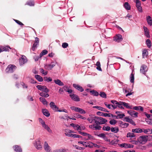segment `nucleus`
<instances>
[{
  "mask_svg": "<svg viewBox=\"0 0 152 152\" xmlns=\"http://www.w3.org/2000/svg\"><path fill=\"white\" fill-rule=\"evenodd\" d=\"M94 120L95 124L100 125L104 124L107 121L106 119L97 116H95L94 118Z\"/></svg>",
  "mask_w": 152,
  "mask_h": 152,
  "instance_id": "nucleus-1",
  "label": "nucleus"
},
{
  "mask_svg": "<svg viewBox=\"0 0 152 152\" xmlns=\"http://www.w3.org/2000/svg\"><path fill=\"white\" fill-rule=\"evenodd\" d=\"M16 67L14 65H9L6 69V72L8 73L13 72L16 69Z\"/></svg>",
  "mask_w": 152,
  "mask_h": 152,
  "instance_id": "nucleus-2",
  "label": "nucleus"
},
{
  "mask_svg": "<svg viewBox=\"0 0 152 152\" xmlns=\"http://www.w3.org/2000/svg\"><path fill=\"white\" fill-rule=\"evenodd\" d=\"M56 62L53 61L50 64H46L45 65V68L48 70H51L56 65Z\"/></svg>",
  "mask_w": 152,
  "mask_h": 152,
  "instance_id": "nucleus-3",
  "label": "nucleus"
},
{
  "mask_svg": "<svg viewBox=\"0 0 152 152\" xmlns=\"http://www.w3.org/2000/svg\"><path fill=\"white\" fill-rule=\"evenodd\" d=\"M27 59L26 56L21 55V57L19 59V63L20 66H22L27 62Z\"/></svg>",
  "mask_w": 152,
  "mask_h": 152,
  "instance_id": "nucleus-4",
  "label": "nucleus"
},
{
  "mask_svg": "<svg viewBox=\"0 0 152 152\" xmlns=\"http://www.w3.org/2000/svg\"><path fill=\"white\" fill-rule=\"evenodd\" d=\"M38 89L45 93H48L49 91V90L45 86L38 85L36 86Z\"/></svg>",
  "mask_w": 152,
  "mask_h": 152,
  "instance_id": "nucleus-5",
  "label": "nucleus"
},
{
  "mask_svg": "<svg viewBox=\"0 0 152 152\" xmlns=\"http://www.w3.org/2000/svg\"><path fill=\"white\" fill-rule=\"evenodd\" d=\"M148 136H142L138 138L137 140L140 143H145L148 140Z\"/></svg>",
  "mask_w": 152,
  "mask_h": 152,
  "instance_id": "nucleus-6",
  "label": "nucleus"
},
{
  "mask_svg": "<svg viewBox=\"0 0 152 152\" xmlns=\"http://www.w3.org/2000/svg\"><path fill=\"white\" fill-rule=\"evenodd\" d=\"M148 70V69L146 65L142 64L140 67V72L144 75H146V73Z\"/></svg>",
  "mask_w": 152,
  "mask_h": 152,
  "instance_id": "nucleus-7",
  "label": "nucleus"
},
{
  "mask_svg": "<svg viewBox=\"0 0 152 152\" xmlns=\"http://www.w3.org/2000/svg\"><path fill=\"white\" fill-rule=\"evenodd\" d=\"M34 144V146L37 150H41L42 149V147L40 140H38L35 141Z\"/></svg>",
  "mask_w": 152,
  "mask_h": 152,
  "instance_id": "nucleus-8",
  "label": "nucleus"
},
{
  "mask_svg": "<svg viewBox=\"0 0 152 152\" xmlns=\"http://www.w3.org/2000/svg\"><path fill=\"white\" fill-rule=\"evenodd\" d=\"M78 143L86 147H89L90 148H92V145H90V142L79 141L78 142Z\"/></svg>",
  "mask_w": 152,
  "mask_h": 152,
  "instance_id": "nucleus-9",
  "label": "nucleus"
},
{
  "mask_svg": "<svg viewBox=\"0 0 152 152\" xmlns=\"http://www.w3.org/2000/svg\"><path fill=\"white\" fill-rule=\"evenodd\" d=\"M122 40V36L120 34H116L113 38V40L114 41L118 42L121 41Z\"/></svg>",
  "mask_w": 152,
  "mask_h": 152,
  "instance_id": "nucleus-10",
  "label": "nucleus"
},
{
  "mask_svg": "<svg viewBox=\"0 0 152 152\" xmlns=\"http://www.w3.org/2000/svg\"><path fill=\"white\" fill-rule=\"evenodd\" d=\"M39 39L37 37L35 38L34 42L33 45L32 50L33 51L35 50L37 48V46L39 45Z\"/></svg>",
  "mask_w": 152,
  "mask_h": 152,
  "instance_id": "nucleus-11",
  "label": "nucleus"
},
{
  "mask_svg": "<svg viewBox=\"0 0 152 152\" xmlns=\"http://www.w3.org/2000/svg\"><path fill=\"white\" fill-rule=\"evenodd\" d=\"M118 145L121 148H133L134 147V146L132 145L126 143H123L121 144H119Z\"/></svg>",
  "mask_w": 152,
  "mask_h": 152,
  "instance_id": "nucleus-12",
  "label": "nucleus"
},
{
  "mask_svg": "<svg viewBox=\"0 0 152 152\" xmlns=\"http://www.w3.org/2000/svg\"><path fill=\"white\" fill-rule=\"evenodd\" d=\"M73 86L75 89L81 92H82L84 91V90L83 88L79 85L74 83L73 84Z\"/></svg>",
  "mask_w": 152,
  "mask_h": 152,
  "instance_id": "nucleus-13",
  "label": "nucleus"
},
{
  "mask_svg": "<svg viewBox=\"0 0 152 152\" xmlns=\"http://www.w3.org/2000/svg\"><path fill=\"white\" fill-rule=\"evenodd\" d=\"M71 99L74 101L78 102L80 101V98L76 94H73L69 95Z\"/></svg>",
  "mask_w": 152,
  "mask_h": 152,
  "instance_id": "nucleus-14",
  "label": "nucleus"
},
{
  "mask_svg": "<svg viewBox=\"0 0 152 152\" xmlns=\"http://www.w3.org/2000/svg\"><path fill=\"white\" fill-rule=\"evenodd\" d=\"M9 49H11V48L8 46H0V53L4 51H9Z\"/></svg>",
  "mask_w": 152,
  "mask_h": 152,
  "instance_id": "nucleus-15",
  "label": "nucleus"
},
{
  "mask_svg": "<svg viewBox=\"0 0 152 152\" xmlns=\"http://www.w3.org/2000/svg\"><path fill=\"white\" fill-rule=\"evenodd\" d=\"M50 108L54 111L56 112L57 109H58V107L55 105V104L53 102H51L50 103Z\"/></svg>",
  "mask_w": 152,
  "mask_h": 152,
  "instance_id": "nucleus-16",
  "label": "nucleus"
},
{
  "mask_svg": "<svg viewBox=\"0 0 152 152\" xmlns=\"http://www.w3.org/2000/svg\"><path fill=\"white\" fill-rule=\"evenodd\" d=\"M13 148L15 152H22V149L19 145H14Z\"/></svg>",
  "mask_w": 152,
  "mask_h": 152,
  "instance_id": "nucleus-17",
  "label": "nucleus"
},
{
  "mask_svg": "<svg viewBox=\"0 0 152 152\" xmlns=\"http://www.w3.org/2000/svg\"><path fill=\"white\" fill-rule=\"evenodd\" d=\"M143 28L145 33V35L148 38H150V36L149 34V30L147 27L145 26L143 27Z\"/></svg>",
  "mask_w": 152,
  "mask_h": 152,
  "instance_id": "nucleus-18",
  "label": "nucleus"
},
{
  "mask_svg": "<svg viewBox=\"0 0 152 152\" xmlns=\"http://www.w3.org/2000/svg\"><path fill=\"white\" fill-rule=\"evenodd\" d=\"M44 148L47 152H50L51 151L50 147L49 146L46 142H45L44 144Z\"/></svg>",
  "mask_w": 152,
  "mask_h": 152,
  "instance_id": "nucleus-19",
  "label": "nucleus"
},
{
  "mask_svg": "<svg viewBox=\"0 0 152 152\" xmlns=\"http://www.w3.org/2000/svg\"><path fill=\"white\" fill-rule=\"evenodd\" d=\"M122 112L119 111H116L115 112V114L118 115V119H122L125 116L124 113H122Z\"/></svg>",
  "mask_w": 152,
  "mask_h": 152,
  "instance_id": "nucleus-20",
  "label": "nucleus"
},
{
  "mask_svg": "<svg viewBox=\"0 0 152 152\" xmlns=\"http://www.w3.org/2000/svg\"><path fill=\"white\" fill-rule=\"evenodd\" d=\"M42 112L43 114L47 117H49L50 115L48 111L46 109H42Z\"/></svg>",
  "mask_w": 152,
  "mask_h": 152,
  "instance_id": "nucleus-21",
  "label": "nucleus"
},
{
  "mask_svg": "<svg viewBox=\"0 0 152 152\" xmlns=\"http://www.w3.org/2000/svg\"><path fill=\"white\" fill-rule=\"evenodd\" d=\"M146 20L148 24L150 26H152V19L151 17L148 15L146 17Z\"/></svg>",
  "mask_w": 152,
  "mask_h": 152,
  "instance_id": "nucleus-22",
  "label": "nucleus"
},
{
  "mask_svg": "<svg viewBox=\"0 0 152 152\" xmlns=\"http://www.w3.org/2000/svg\"><path fill=\"white\" fill-rule=\"evenodd\" d=\"M132 132L135 133H141L143 132V130L142 129L137 128L132 129Z\"/></svg>",
  "mask_w": 152,
  "mask_h": 152,
  "instance_id": "nucleus-23",
  "label": "nucleus"
},
{
  "mask_svg": "<svg viewBox=\"0 0 152 152\" xmlns=\"http://www.w3.org/2000/svg\"><path fill=\"white\" fill-rule=\"evenodd\" d=\"M54 83L59 86H62L64 85V83L59 79L54 80Z\"/></svg>",
  "mask_w": 152,
  "mask_h": 152,
  "instance_id": "nucleus-24",
  "label": "nucleus"
},
{
  "mask_svg": "<svg viewBox=\"0 0 152 152\" xmlns=\"http://www.w3.org/2000/svg\"><path fill=\"white\" fill-rule=\"evenodd\" d=\"M63 88L64 91L68 92L69 93H71L72 92V90L71 89H69L67 86H63Z\"/></svg>",
  "mask_w": 152,
  "mask_h": 152,
  "instance_id": "nucleus-25",
  "label": "nucleus"
},
{
  "mask_svg": "<svg viewBox=\"0 0 152 152\" xmlns=\"http://www.w3.org/2000/svg\"><path fill=\"white\" fill-rule=\"evenodd\" d=\"M121 103L123 104L122 105H123V106L125 107L126 108L130 109H132V106H129V104L126 103V102H123Z\"/></svg>",
  "mask_w": 152,
  "mask_h": 152,
  "instance_id": "nucleus-26",
  "label": "nucleus"
},
{
  "mask_svg": "<svg viewBox=\"0 0 152 152\" xmlns=\"http://www.w3.org/2000/svg\"><path fill=\"white\" fill-rule=\"evenodd\" d=\"M142 57L143 58H144L148 56V52L146 49H144L142 50Z\"/></svg>",
  "mask_w": 152,
  "mask_h": 152,
  "instance_id": "nucleus-27",
  "label": "nucleus"
},
{
  "mask_svg": "<svg viewBox=\"0 0 152 152\" xmlns=\"http://www.w3.org/2000/svg\"><path fill=\"white\" fill-rule=\"evenodd\" d=\"M110 130H111V132L115 133H117L119 131L118 128L117 127H111L110 128Z\"/></svg>",
  "mask_w": 152,
  "mask_h": 152,
  "instance_id": "nucleus-28",
  "label": "nucleus"
},
{
  "mask_svg": "<svg viewBox=\"0 0 152 152\" xmlns=\"http://www.w3.org/2000/svg\"><path fill=\"white\" fill-rule=\"evenodd\" d=\"M44 129L46 130L47 131L50 133H52V131L50 128L47 124L45 125L42 127Z\"/></svg>",
  "mask_w": 152,
  "mask_h": 152,
  "instance_id": "nucleus-29",
  "label": "nucleus"
},
{
  "mask_svg": "<svg viewBox=\"0 0 152 152\" xmlns=\"http://www.w3.org/2000/svg\"><path fill=\"white\" fill-rule=\"evenodd\" d=\"M124 7L127 10H130L131 9V6L127 2H126L124 3Z\"/></svg>",
  "mask_w": 152,
  "mask_h": 152,
  "instance_id": "nucleus-30",
  "label": "nucleus"
},
{
  "mask_svg": "<svg viewBox=\"0 0 152 152\" xmlns=\"http://www.w3.org/2000/svg\"><path fill=\"white\" fill-rule=\"evenodd\" d=\"M132 109L136 110H140L142 111H143V108L141 106H135Z\"/></svg>",
  "mask_w": 152,
  "mask_h": 152,
  "instance_id": "nucleus-31",
  "label": "nucleus"
},
{
  "mask_svg": "<svg viewBox=\"0 0 152 152\" xmlns=\"http://www.w3.org/2000/svg\"><path fill=\"white\" fill-rule=\"evenodd\" d=\"M120 126L122 128H125L127 127L129 124L128 123H123L122 121L120 122Z\"/></svg>",
  "mask_w": 152,
  "mask_h": 152,
  "instance_id": "nucleus-32",
  "label": "nucleus"
},
{
  "mask_svg": "<svg viewBox=\"0 0 152 152\" xmlns=\"http://www.w3.org/2000/svg\"><path fill=\"white\" fill-rule=\"evenodd\" d=\"M35 77L37 80L40 82H42L43 80L42 77L38 75H35Z\"/></svg>",
  "mask_w": 152,
  "mask_h": 152,
  "instance_id": "nucleus-33",
  "label": "nucleus"
},
{
  "mask_svg": "<svg viewBox=\"0 0 152 152\" xmlns=\"http://www.w3.org/2000/svg\"><path fill=\"white\" fill-rule=\"evenodd\" d=\"M126 137H129L131 138L135 137V136L133 132H128L127 133Z\"/></svg>",
  "mask_w": 152,
  "mask_h": 152,
  "instance_id": "nucleus-34",
  "label": "nucleus"
},
{
  "mask_svg": "<svg viewBox=\"0 0 152 152\" xmlns=\"http://www.w3.org/2000/svg\"><path fill=\"white\" fill-rule=\"evenodd\" d=\"M123 91L124 93H127L129 92H131L132 90L129 88L124 87L123 88Z\"/></svg>",
  "mask_w": 152,
  "mask_h": 152,
  "instance_id": "nucleus-35",
  "label": "nucleus"
},
{
  "mask_svg": "<svg viewBox=\"0 0 152 152\" xmlns=\"http://www.w3.org/2000/svg\"><path fill=\"white\" fill-rule=\"evenodd\" d=\"M40 101L42 102V103L44 105H47V102L46 100L43 97H41L39 98Z\"/></svg>",
  "mask_w": 152,
  "mask_h": 152,
  "instance_id": "nucleus-36",
  "label": "nucleus"
},
{
  "mask_svg": "<svg viewBox=\"0 0 152 152\" xmlns=\"http://www.w3.org/2000/svg\"><path fill=\"white\" fill-rule=\"evenodd\" d=\"M130 82L131 83H134V74L133 73V71L130 75Z\"/></svg>",
  "mask_w": 152,
  "mask_h": 152,
  "instance_id": "nucleus-37",
  "label": "nucleus"
},
{
  "mask_svg": "<svg viewBox=\"0 0 152 152\" xmlns=\"http://www.w3.org/2000/svg\"><path fill=\"white\" fill-rule=\"evenodd\" d=\"M26 4L30 6H34V3L33 0H30L28 1Z\"/></svg>",
  "mask_w": 152,
  "mask_h": 152,
  "instance_id": "nucleus-38",
  "label": "nucleus"
},
{
  "mask_svg": "<svg viewBox=\"0 0 152 152\" xmlns=\"http://www.w3.org/2000/svg\"><path fill=\"white\" fill-rule=\"evenodd\" d=\"M146 44L148 48H150L151 47V43L149 39H148L146 40Z\"/></svg>",
  "mask_w": 152,
  "mask_h": 152,
  "instance_id": "nucleus-39",
  "label": "nucleus"
},
{
  "mask_svg": "<svg viewBox=\"0 0 152 152\" xmlns=\"http://www.w3.org/2000/svg\"><path fill=\"white\" fill-rule=\"evenodd\" d=\"M39 95L42 96L43 97L45 98H47L49 96V95L48 94V93H44L43 92L40 93Z\"/></svg>",
  "mask_w": 152,
  "mask_h": 152,
  "instance_id": "nucleus-40",
  "label": "nucleus"
},
{
  "mask_svg": "<svg viewBox=\"0 0 152 152\" xmlns=\"http://www.w3.org/2000/svg\"><path fill=\"white\" fill-rule=\"evenodd\" d=\"M119 141L118 139H114L111 141L110 143L112 145H116L118 143Z\"/></svg>",
  "mask_w": 152,
  "mask_h": 152,
  "instance_id": "nucleus-41",
  "label": "nucleus"
},
{
  "mask_svg": "<svg viewBox=\"0 0 152 152\" xmlns=\"http://www.w3.org/2000/svg\"><path fill=\"white\" fill-rule=\"evenodd\" d=\"M93 108H96L98 109L99 110H101L102 111H105L104 108L100 106H94L93 107Z\"/></svg>",
  "mask_w": 152,
  "mask_h": 152,
  "instance_id": "nucleus-42",
  "label": "nucleus"
},
{
  "mask_svg": "<svg viewBox=\"0 0 152 152\" xmlns=\"http://www.w3.org/2000/svg\"><path fill=\"white\" fill-rule=\"evenodd\" d=\"M90 92L94 96H97L99 95V93L95 90H93L91 91Z\"/></svg>",
  "mask_w": 152,
  "mask_h": 152,
  "instance_id": "nucleus-43",
  "label": "nucleus"
},
{
  "mask_svg": "<svg viewBox=\"0 0 152 152\" xmlns=\"http://www.w3.org/2000/svg\"><path fill=\"white\" fill-rule=\"evenodd\" d=\"M87 136L88 138H85L84 139L85 140H91L94 139V137L88 133Z\"/></svg>",
  "mask_w": 152,
  "mask_h": 152,
  "instance_id": "nucleus-44",
  "label": "nucleus"
},
{
  "mask_svg": "<svg viewBox=\"0 0 152 152\" xmlns=\"http://www.w3.org/2000/svg\"><path fill=\"white\" fill-rule=\"evenodd\" d=\"M110 129V127L108 126H104L102 128V130L104 131H109Z\"/></svg>",
  "mask_w": 152,
  "mask_h": 152,
  "instance_id": "nucleus-45",
  "label": "nucleus"
},
{
  "mask_svg": "<svg viewBox=\"0 0 152 152\" xmlns=\"http://www.w3.org/2000/svg\"><path fill=\"white\" fill-rule=\"evenodd\" d=\"M44 81L47 82H51L52 80V79L50 77H44Z\"/></svg>",
  "mask_w": 152,
  "mask_h": 152,
  "instance_id": "nucleus-46",
  "label": "nucleus"
},
{
  "mask_svg": "<svg viewBox=\"0 0 152 152\" xmlns=\"http://www.w3.org/2000/svg\"><path fill=\"white\" fill-rule=\"evenodd\" d=\"M99 95L101 97L103 98H106L107 97L106 95V94L104 92H100Z\"/></svg>",
  "mask_w": 152,
  "mask_h": 152,
  "instance_id": "nucleus-47",
  "label": "nucleus"
},
{
  "mask_svg": "<svg viewBox=\"0 0 152 152\" xmlns=\"http://www.w3.org/2000/svg\"><path fill=\"white\" fill-rule=\"evenodd\" d=\"M135 2L136 7L141 6V2L139 0H136Z\"/></svg>",
  "mask_w": 152,
  "mask_h": 152,
  "instance_id": "nucleus-48",
  "label": "nucleus"
},
{
  "mask_svg": "<svg viewBox=\"0 0 152 152\" xmlns=\"http://www.w3.org/2000/svg\"><path fill=\"white\" fill-rule=\"evenodd\" d=\"M122 102H118V104H117V106L119 108L122 109H124V108L123 106V105H122V103H121Z\"/></svg>",
  "mask_w": 152,
  "mask_h": 152,
  "instance_id": "nucleus-49",
  "label": "nucleus"
},
{
  "mask_svg": "<svg viewBox=\"0 0 152 152\" xmlns=\"http://www.w3.org/2000/svg\"><path fill=\"white\" fill-rule=\"evenodd\" d=\"M39 121L43 127L46 124L45 122L42 118H39Z\"/></svg>",
  "mask_w": 152,
  "mask_h": 152,
  "instance_id": "nucleus-50",
  "label": "nucleus"
},
{
  "mask_svg": "<svg viewBox=\"0 0 152 152\" xmlns=\"http://www.w3.org/2000/svg\"><path fill=\"white\" fill-rule=\"evenodd\" d=\"M98 124H95V130H100L102 128L101 126Z\"/></svg>",
  "mask_w": 152,
  "mask_h": 152,
  "instance_id": "nucleus-51",
  "label": "nucleus"
},
{
  "mask_svg": "<svg viewBox=\"0 0 152 152\" xmlns=\"http://www.w3.org/2000/svg\"><path fill=\"white\" fill-rule=\"evenodd\" d=\"M78 132L79 134H81L84 136H87L88 134V133H87L83 132L80 131H78Z\"/></svg>",
  "mask_w": 152,
  "mask_h": 152,
  "instance_id": "nucleus-52",
  "label": "nucleus"
},
{
  "mask_svg": "<svg viewBox=\"0 0 152 152\" xmlns=\"http://www.w3.org/2000/svg\"><path fill=\"white\" fill-rule=\"evenodd\" d=\"M90 145H91L92 146V148L93 146H94L95 147H96L98 148H99V145H97L96 143H93L91 142H90Z\"/></svg>",
  "mask_w": 152,
  "mask_h": 152,
  "instance_id": "nucleus-53",
  "label": "nucleus"
},
{
  "mask_svg": "<svg viewBox=\"0 0 152 152\" xmlns=\"http://www.w3.org/2000/svg\"><path fill=\"white\" fill-rule=\"evenodd\" d=\"M109 123L111 125H115L116 124V121L115 119H112L110 121Z\"/></svg>",
  "mask_w": 152,
  "mask_h": 152,
  "instance_id": "nucleus-54",
  "label": "nucleus"
},
{
  "mask_svg": "<svg viewBox=\"0 0 152 152\" xmlns=\"http://www.w3.org/2000/svg\"><path fill=\"white\" fill-rule=\"evenodd\" d=\"M27 99L29 101H34V99L31 95H28L27 97Z\"/></svg>",
  "mask_w": 152,
  "mask_h": 152,
  "instance_id": "nucleus-55",
  "label": "nucleus"
},
{
  "mask_svg": "<svg viewBox=\"0 0 152 152\" xmlns=\"http://www.w3.org/2000/svg\"><path fill=\"white\" fill-rule=\"evenodd\" d=\"M53 152H66V150L64 149H60L56 150Z\"/></svg>",
  "mask_w": 152,
  "mask_h": 152,
  "instance_id": "nucleus-56",
  "label": "nucleus"
},
{
  "mask_svg": "<svg viewBox=\"0 0 152 152\" xmlns=\"http://www.w3.org/2000/svg\"><path fill=\"white\" fill-rule=\"evenodd\" d=\"M134 112L135 111L132 110L127 111V113L132 116H133V114Z\"/></svg>",
  "mask_w": 152,
  "mask_h": 152,
  "instance_id": "nucleus-57",
  "label": "nucleus"
},
{
  "mask_svg": "<svg viewBox=\"0 0 152 152\" xmlns=\"http://www.w3.org/2000/svg\"><path fill=\"white\" fill-rule=\"evenodd\" d=\"M40 70L41 72L44 75H46L47 74L48 72L47 71L45 72V70L43 69H40Z\"/></svg>",
  "mask_w": 152,
  "mask_h": 152,
  "instance_id": "nucleus-58",
  "label": "nucleus"
},
{
  "mask_svg": "<svg viewBox=\"0 0 152 152\" xmlns=\"http://www.w3.org/2000/svg\"><path fill=\"white\" fill-rule=\"evenodd\" d=\"M68 46V44L66 42L63 43L62 44V46L64 48H66Z\"/></svg>",
  "mask_w": 152,
  "mask_h": 152,
  "instance_id": "nucleus-59",
  "label": "nucleus"
},
{
  "mask_svg": "<svg viewBox=\"0 0 152 152\" xmlns=\"http://www.w3.org/2000/svg\"><path fill=\"white\" fill-rule=\"evenodd\" d=\"M75 130L78 131H80V126L78 125H76L75 128L74 129Z\"/></svg>",
  "mask_w": 152,
  "mask_h": 152,
  "instance_id": "nucleus-60",
  "label": "nucleus"
},
{
  "mask_svg": "<svg viewBox=\"0 0 152 152\" xmlns=\"http://www.w3.org/2000/svg\"><path fill=\"white\" fill-rule=\"evenodd\" d=\"M14 20L15 21V22L16 23H17L18 24L20 25L23 26L24 25L23 24L22 22L18 20L14 19Z\"/></svg>",
  "mask_w": 152,
  "mask_h": 152,
  "instance_id": "nucleus-61",
  "label": "nucleus"
},
{
  "mask_svg": "<svg viewBox=\"0 0 152 152\" xmlns=\"http://www.w3.org/2000/svg\"><path fill=\"white\" fill-rule=\"evenodd\" d=\"M143 132L145 133L146 134H148V132H150V129H143Z\"/></svg>",
  "mask_w": 152,
  "mask_h": 152,
  "instance_id": "nucleus-62",
  "label": "nucleus"
},
{
  "mask_svg": "<svg viewBox=\"0 0 152 152\" xmlns=\"http://www.w3.org/2000/svg\"><path fill=\"white\" fill-rule=\"evenodd\" d=\"M105 134L104 133H101L99 134H97V136L99 137H101L102 138L105 136Z\"/></svg>",
  "mask_w": 152,
  "mask_h": 152,
  "instance_id": "nucleus-63",
  "label": "nucleus"
},
{
  "mask_svg": "<svg viewBox=\"0 0 152 152\" xmlns=\"http://www.w3.org/2000/svg\"><path fill=\"white\" fill-rule=\"evenodd\" d=\"M87 120L90 123H92L94 121V118H87Z\"/></svg>",
  "mask_w": 152,
  "mask_h": 152,
  "instance_id": "nucleus-64",
  "label": "nucleus"
}]
</instances>
